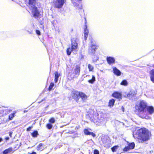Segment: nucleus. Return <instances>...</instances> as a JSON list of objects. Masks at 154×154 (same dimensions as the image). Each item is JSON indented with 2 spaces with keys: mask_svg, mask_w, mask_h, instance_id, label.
<instances>
[{
  "mask_svg": "<svg viewBox=\"0 0 154 154\" xmlns=\"http://www.w3.org/2000/svg\"><path fill=\"white\" fill-rule=\"evenodd\" d=\"M149 133L145 128L139 129L133 134V136L135 139H137L140 142L146 141L149 139Z\"/></svg>",
  "mask_w": 154,
  "mask_h": 154,
  "instance_id": "nucleus-1",
  "label": "nucleus"
},
{
  "mask_svg": "<svg viewBox=\"0 0 154 154\" xmlns=\"http://www.w3.org/2000/svg\"><path fill=\"white\" fill-rule=\"evenodd\" d=\"M36 1V0H29L28 6L30 10H32V13L34 17L38 18L40 16V13L35 6Z\"/></svg>",
  "mask_w": 154,
  "mask_h": 154,
  "instance_id": "nucleus-2",
  "label": "nucleus"
},
{
  "mask_svg": "<svg viewBox=\"0 0 154 154\" xmlns=\"http://www.w3.org/2000/svg\"><path fill=\"white\" fill-rule=\"evenodd\" d=\"M71 42V48H69L66 50L67 54L68 55H70L72 51L76 50L78 48L77 39L76 38H73L72 39Z\"/></svg>",
  "mask_w": 154,
  "mask_h": 154,
  "instance_id": "nucleus-3",
  "label": "nucleus"
},
{
  "mask_svg": "<svg viewBox=\"0 0 154 154\" xmlns=\"http://www.w3.org/2000/svg\"><path fill=\"white\" fill-rule=\"evenodd\" d=\"M147 106L146 102L143 100L140 101L139 103L136 105L135 108L136 110L140 112H143L144 111Z\"/></svg>",
  "mask_w": 154,
  "mask_h": 154,
  "instance_id": "nucleus-4",
  "label": "nucleus"
},
{
  "mask_svg": "<svg viewBox=\"0 0 154 154\" xmlns=\"http://www.w3.org/2000/svg\"><path fill=\"white\" fill-rule=\"evenodd\" d=\"M96 46L93 44H91L88 48V53L91 55H93L95 53L96 50L97 49Z\"/></svg>",
  "mask_w": 154,
  "mask_h": 154,
  "instance_id": "nucleus-5",
  "label": "nucleus"
},
{
  "mask_svg": "<svg viewBox=\"0 0 154 154\" xmlns=\"http://www.w3.org/2000/svg\"><path fill=\"white\" fill-rule=\"evenodd\" d=\"M65 2V0H54V3L56 8H61Z\"/></svg>",
  "mask_w": 154,
  "mask_h": 154,
  "instance_id": "nucleus-6",
  "label": "nucleus"
},
{
  "mask_svg": "<svg viewBox=\"0 0 154 154\" xmlns=\"http://www.w3.org/2000/svg\"><path fill=\"white\" fill-rule=\"evenodd\" d=\"M135 146V144L134 143H129L128 146L124 148L123 150L125 151H127L130 149H133Z\"/></svg>",
  "mask_w": 154,
  "mask_h": 154,
  "instance_id": "nucleus-7",
  "label": "nucleus"
},
{
  "mask_svg": "<svg viewBox=\"0 0 154 154\" xmlns=\"http://www.w3.org/2000/svg\"><path fill=\"white\" fill-rule=\"evenodd\" d=\"M79 73L80 67L78 66H77L73 72L74 75L72 77L76 78L78 77L79 75Z\"/></svg>",
  "mask_w": 154,
  "mask_h": 154,
  "instance_id": "nucleus-8",
  "label": "nucleus"
},
{
  "mask_svg": "<svg viewBox=\"0 0 154 154\" xmlns=\"http://www.w3.org/2000/svg\"><path fill=\"white\" fill-rule=\"evenodd\" d=\"M80 92L77 91H74L72 94V97L76 100L77 102H78L79 99L78 97L79 96Z\"/></svg>",
  "mask_w": 154,
  "mask_h": 154,
  "instance_id": "nucleus-9",
  "label": "nucleus"
},
{
  "mask_svg": "<svg viewBox=\"0 0 154 154\" xmlns=\"http://www.w3.org/2000/svg\"><path fill=\"white\" fill-rule=\"evenodd\" d=\"M112 97L117 98H122V94L118 92H115L112 94Z\"/></svg>",
  "mask_w": 154,
  "mask_h": 154,
  "instance_id": "nucleus-10",
  "label": "nucleus"
},
{
  "mask_svg": "<svg viewBox=\"0 0 154 154\" xmlns=\"http://www.w3.org/2000/svg\"><path fill=\"white\" fill-rule=\"evenodd\" d=\"M79 96L81 98L82 100L84 102H85L87 100L88 97L87 95L82 92H80Z\"/></svg>",
  "mask_w": 154,
  "mask_h": 154,
  "instance_id": "nucleus-11",
  "label": "nucleus"
},
{
  "mask_svg": "<svg viewBox=\"0 0 154 154\" xmlns=\"http://www.w3.org/2000/svg\"><path fill=\"white\" fill-rule=\"evenodd\" d=\"M147 111L149 114L152 115L154 113V108L152 106H149L146 108Z\"/></svg>",
  "mask_w": 154,
  "mask_h": 154,
  "instance_id": "nucleus-12",
  "label": "nucleus"
},
{
  "mask_svg": "<svg viewBox=\"0 0 154 154\" xmlns=\"http://www.w3.org/2000/svg\"><path fill=\"white\" fill-rule=\"evenodd\" d=\"M106 60L108 63L109 64L114 63L115 61L114 58L110 57H107Z\"/></svg>",
  "mask_w": 154,
  "mask_h": 154,
  "instance_id": "nucleus-13",
  "label": "nucleus"
},
{
  "mask_svg": "<svg viewBox=\"0 0 154 154\" xmlns=\"http://www.w3.org/2000/svg\"><path fill=\"white\" fill-rule=\"evenodd\" d=\"M84 132L86 135H91L93 137H94L96 135L93 132H90L88 129H85L84 130Z\"/></svg>",
  "mask_w": 154,
  "mask_h": 154,
  "instance_id": "nucleus-14",
  "label": "nucleus"
},
{
  "mask_svg": "<svg viewBox=\"0 0 154 154\" xmlns=\"http://www.w3.org/2000/svg\"><path fill=\"white\" fill-rule=\"evenodd\" d=\"M113 73L116 75L117 76H120L121 75V72L116 67L113 68Z\"/></svg>",
  "mask_w": 154,
  "mask_h": 154,
  "instance_id": "nucleus-15",
  "label": "nucleus"
},
{
  "mask_svg": "<svg viewBox=\"0 0 154 154\" xmlns=\"http://www.w3.org/2000/svg\"><path fill=\"white\" fill-rule=\"evenodd\" d=\"M150 78L152 82L154 83V69L151 70L149 72Z\"/></svg>",
  "mask_w": 154,
  "mask_h": 154,
  "instance_id": "nucleus-16",
  "label": "nucleus"
},
{
  "mask_svg": "<svg viewBox=\"0 0 154 154\" xmlns=\"http://www.w3.org/2000/svg\"><path fill=\"white\" fill-rule=\"evenodd\" d=\"M136 94V93L134 91H131L130 92L128 93L125 94V97H130V96H134Z\"/></svg>",
  "mask_w": 154,
  "mask_h": 154,
  "instance_id": "nucleus-17",
  "label": "nucleus"
},
{
  "mask_svg": "<svg viewBox=\"0 0 154 154\" xmlns=\"http://www.w3.org/2000/svg\"><path fill=\"white\" fill-rule=\"evenodd\" d=\"M55 74V79L54 82L55 83L57 82L58 80V78L60 75V74L58 73L57 72H55L54 73Z\"/></svg>",
  "mask_w": 154,
  "mask_h": 154,
  "instance_id": "nucleus-18",
  "label": "nucleus"
},
{
  "mask_svg": "<svg viewBox=\"0 0 154 154\" xmlns=\"http://www.w3.org/2000/svg\"><path fill=\"white\" fill-rule=\"evenodd\" d=\"M12 148H9L4 150L3 152V153L4 154H7L9 153H11V152L12 151Z\"/></svg>",
  "mask_w": 154,
  "mask_h": 154,
  "instance_id": "nucleus-19",
  "label": "nucleus"
},
{
  "mask_svg": "<svg viewBox=\"0 0 154 154\" xmlns=\"http://www.w3.org/2000/svg\"><path fill=\"white\" fill-rule=\"evenodd\" d=\"M115 100L114 99H112L109 100V106L112 107L114 105Z\"/></svg>",
  "mask_w": 154,
  "mask_h": 154,
  "instance_id": "nucleus-20",
  "label": "nucleus"
},
{
  "mask_svg": "<svg viewBox=\"0 0 154 154\" xmlns=\"http://www.w3.org/2000/svg\"><path fill=\"white\" fill-rule=\"evenodd\" d=\"M88 68L89 69V71L90 72H93L94 69V67L93 66L90 64H88Z\"/></svg>",
  "mask_w": 154,
  "mask_h": 154,
  "instance_id": "nucleus-21",
  "label": "nucleus"
},
{
  "mask_svg": "<svg viewBox=\"0 0 154 154\" xmlns=\"http://www.w3.org/2000/svg\"><path fill=\"white\" fill-rule=\"evenodd\" d=\"M95 81V78L93 75L92 76V78L91 79L89 80L88 82L91 84H92Z\"/></svg>",
  "mask_w": 154,
  "mask_h": 154,
  "instance_id": "nucleus-22",
  "label": "nucleus"
},
{
  "mask_svg": "<svg viewBox=\"0 0 154 154\" xmlns=\"http://www.w3.org/2000/svg\"><path fill=\"white\" fill-rule=\"evenodd\" d=\"M120 85L124 86H127L128 85V82L126 80H123L120 83Z\"/></svg>",
  "mask_w": 154,
  "mask_h": 154,
  "instance_id": "nucleus-23",
  "label": "nucleus"
},
{
  "mask_svg": "<svg viewBox=\"0 0 154 154\" xmlns=\"http://www.w3.org/2000/svg\"><path fill=\"white\" fill-rule=\"evenodd\" d=\"M32 135L33 137H37V136L38 135V131H34L33 133H32Z\"/></svg>",
  "mask_w": 154,
  "mask_h": 154,
  "instance_id": "nucleus-24",
  "label": "nucleus"
},
{
  "mask_svg": "<svg viewBox=\"0 0 154 154\" xmlns=\"http://www.w3.org/2000/svg\"><path fill=\"white\" fill-rule=\"evenodd\" d=\"M15 113H11V114H10L9 116V119L10 120H12V119H13L14 117Z\"/></svg>",
  "mask_w": 154,
  "mask_h": 154,
  "instance_id": "nucleus-25",
  "label": "nucleus"
},
{
  "mask_svg": "<svg viewBox=\"0 0 154 154\" xmlns=\"http://www.w3.org/2000/svg\"><path fill=\"white\" fill-rule=\"evenodd\" d=\"M118 146H115L112 147L111 149L112 152H114L116 151V150L117 149Z\"/></svg>",
  "mask_w": 154,
  "mask_h": 154,
  "instance_id": "nucleus-26",
  "label": "nucleus"
},
{
  "mask_svg": "<svg viewBox=\"0 0 154 154\" xmlns=\"http://www.w3.org/2000/svg\"><path fill=\"white\" fill-rule=\"evenodd\" d=\"M54 85V84L53 83H51L49 88V91L51 90Z\"/></svg>",
  "mask_w": 154,
  "mask_h": 154,
  "instance_id": "nucleus-27",
  "label": "nucleus"
},
{
  "mask_svg": "<svg viewBox=\"0 0 154 154\" xmlns=\"http://www.w3.org/2000/svg\"><path fill=\"white\" fill-rule=\"evenodd\" d=\"M55 120L54 118H51L49 120V122L50 123H53L55 122Z\"/></svg>",
  "mask_w": 154,
  "mask_h": 154,
  "instance_id": "nucleus-28",
  "label": "nucleus"
},
{
  "mask_svg": "<svg viewBox=\"0 0 154 154\" xmlns=\"http://www.w3.org/2000/svg\"><path fill=\"white\" fill-rule=\"evenodd\" d=\"M46 127L48 129H50L52 128V125L50 124H48L47 125Z\"/></svg>",
  "mask_w": 154,
  "mask_h": 154,
  "instance_id": "nucleus-29",
  "label": "nucleus"
},
{
  "mask_svg": "<svg viewBox=\"0 0 154 154\" xmlns=\"http://www.w3.org/2000/svg\"><path fill=\"white\" fill-rule=\"evenodd\" d=\"M88 31L87 29V27H86V28L85 29H84V34H88Z\"/></svg>",
  "mask_w": 154,
  "mask_h": 154,
  "instance_id": "nucleus-30",
  "label": "nucleus"
},
{
  "mask_svg": "<svg viewBox=\"0 0 154 154\" xmlns=\"http://www.w3.org/2000/svg\"><path fill=\"white\" fill-rule=\"evenodd\" d=\"M42 146V144L41 143H40L37 147V149L39 150L40 149V147Z\"/></svg>",
  "mask_w": 154,
  "mask_h": 154,
  "instance_id": "nucleus-31",
  "label": "nucleus"
},
{
  "mask_svg": "<svg viewBox=\"0 0 154 154\" xmlns=\"http://www.w3.org/2000/svg\"><path fill=\"white\" fill-rule=\"evenodd\" d=\"M94 154H99V151L97 149H95L94 151Z\"/></svg>",
  "mask_w": 154,
  "mask_h": 154,
  "instance_id": "nucleus-32",
  "label": "nucleus"
},
{
  "mask_svg": "<svg viewBox=\"0 0 154 154\" xmlns=\"http://www.w3.org/2000/svg\"><path fill=\"white\" fill-rule=\"evenodd\" d=\"M88 34H84V39H85V40H86L87 39V38L88 36Z\"/></svg>",
  "mask_w": 154,
  "mask_h": 154,
  "instance_id": "nucleus-33",
  "label": "nucleus"
},
{
  "mask_svg": "<svg viewBox=\"0 0 154 154\" xmlns=\"http://www.w3.org/2000/svg\"><path fill=\"white\" fill-rule=\"evenodd\" d=\"M36 32L37 34L38 35H40V31L37 30L36 31Z\"/></svg>",
  "mask_w": 154,
  "mask_h": 154,
  "instance_id": "nucleus-34",
  "label": "nucleus"
},
{
  "mask_svg": "<svg viewBox=\"0 0 154 154\" xmlns=\"http://www.w3.org/2000/svg\"><path fill=\"white\" fill-rule=\"evenodd\" d=\"M32 127H29V128H28L27 129V131H29L31 130L32 128Z\"/></svg>",
  "mask_w": 154,
  "mask_h": 154,
  "instance_id": "nucleus-35",
  "label": "nucleus"
},
{
  "mask_svg": "<svg viewBox=\"0 0 154 154\" xmlns=\"http://www.w3.org/2000/svg\"><path fill=\"white\" fill-rule=\"evenodd\" d=\"M27 31L29 32V34H32V31Z\"/></svg>",
  "mask_w": 154,
  "mask_h": 154,
  "instance_id": "nucleus-36",
  "label": "nucleus"
},
{
  "mask_svg": "<svg viewBox=\"0 0 154 154\" xmlns=\"http://www.w3.org/2000/svg\"><path fill=\"white\" fill-rule=\"evenodd\" d=\"M12 134V132H10V133H9V135L11 137Z\"/></svg>",
  "mask_w": 154,
  "mask_h": 154,
  "instance_id": "nucleus-37",
  "label": "nucleus"
},
{
  "mask_svg": "<svg viewBox=\"0 0 154 154\" xmlns=\"http://www.w3.org/2000/svg\"><path fill=\"white\" fill-rule=\"evenodd\" d=\"M5 139L6 140H8L9 139V138L8 137H7Z\"/></svg>",
  "mask_w": 154,
  "mask_h": 154,
  "instance_id": "nucleus-38",
  "label": "nucleus"
},
{
  "mask_svg": "<svg viewBox=\"0 0 154 154\" xmlns=\"http://www.w3.org/2000/svg\"><path fill=\"white\" fill-rule=\"evenodd\" d=\"M122 111L124 112V108L123 106L122 107Z\"/></svg>",
  "mask_w": 154,
  "mask_h": 154,
  "instance_id": "nucleus-39",
  "label": "nucleus"
},
{
  "mask_svg": "<svg viewBox=\"0 0 154 154\" xmlns=\"http://www.w3.org/2000/svg\"><path fill=\"white\" fill-rule=\"evenodd\" d=\"M93 39H91L90 40V42L91 43H92L93 42Z\"/></svg>",
  "mask_w": 154,
  "mask_h": 154,
  "instance_id": "nucleus-40",
  "label": "nucleus"
},
{
  "mask_svg": "<svg viewBox=\"0 0 154 154\" xmlns=\"http://www.w3.org/2000/svg\"><path fill=\"white\" fill-rule=\"evenodd\" d=\"M3 139L2 138H0V142H1L2 141Z\"/></svg>",
  "mask_w": 154,
  "mask_h": 154,
  "instance_id": "nucleus-41",
  "label": "nucleus"
},
{
  "mask_svg": "<svg viewBox=\"0 0 154 154\" xmlns=\"http://www.w3.org/2000/svg\"><path fill=\"white\" fill-rule=\"evenodd\" d=\"M42 100L41 101H40V102H38V103H41V102H42L43 100Z\"/></svg>",
  "mask_w": 154,
  "mask_h": 154,
  "instance_id": "nucleus-42",
  "label": "nucleus"
},
{
  "mask_svg": "<svg viewBox=\"0 0 154 154\" xmlns=\"http://www.w3.org/2000/svg\"><path fill=\"white\" fill-rule=\"evenodd\" d=\"M89 76H90L89 75H86V77H89Z\"/></svg>",
  "mask_w": 154,
  "mask_h": 154,
  "instance_id": "nucleus-43",
  "label": "nucleus"
},
{
  "mask_svg": "<svg viewBox=\"0 0 154 154\" xmlns=\"http://www.w3.org/2000/svg\"><path fill=\"white\" fill-rule=\"evenodd\" d=\"M123 123V125H124V124L123 123Z\"/></svg>",
  "mask_w": 154,
  "mask_h": 154,
  "instance_id": "nucleus-44",
  "label": "nucleus"
}]
</instances>
